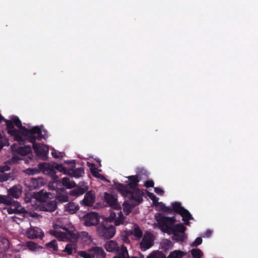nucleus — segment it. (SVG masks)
<instances>
[{
    "label": "nucleus",
    "instance_id": "32",
    "mask_svg": "<svg viewBox=\"0 0 258 258\" xmlns=\"http://www.w3.org/2000/svg\"><path fill=\"white\" fill-rule=\"evenodd\" d=\"M134 257V256H133L131 258H133ZM114 258H129L127 248L124 246L122 245L119 254L114 256Z\"/></svg>",
    "mask_w": 258,
    "mask_h": 258
},
{
    "label": "nucleus",
    "instance_id": "18",
    "mask_svg": "<svg viewBox=\"0 0 258 258\" xmlns=\"http://www.w3.org/2000/svg\"><path fill=\"white\" fill-rule=\"evenodd\" d=\"M91 255L93 258H105V253L102 248L95 246L89 249Z\"/></svg>",
    "mask_w": 258,
    "mask_h": 258
},
{
    "label": "nucleus",
    "instance_id": "21",
    "mask_svg": "<svg viewBox=\"0 0 258 258\" xmlns=\"http://www.w3.org/2000/svg\"><path fill=\"white\" fill-rule=\"evenodd\" d=\"M56 207L55 202L54 201L48 202L42 204L41 206V209L39 210H42L45 211L52 212L54 211Z\"/></svg>",
    "mask_w": 258,
    "mask_h": 258
},
{
    "label": "nucleus",
    "instance_id": "14",
    "mask_svg": "<svg viewBox=\"0 0 258 258\" xmlns=\"http://www.w3.org/2000/svg\"><path fill=\"white\" fill-rule=\"evenodd\" d=\"M127 178L129 179L128 184L127 185H123L124 186L127 187V189L132 192L134 194V195L135 196V190L136 189H139L137 188L138 183L139 182L138 177L136 175H132L128 176Z\"/></svg>",
    "mask_w": 258,
    "mask_h": 258
},
{
    "label": "nucleus",
    "instance_id": "51",
    "mask_svg": "<svg viewBox=\"0 0 258 258\" xmlns=\"http://www.w3.org/2000/svg\"><path fill=\"white\" fill-rule=\"evenodd\" d=\"M87 165L90 167L91 171H92V169L96 168L95 167V165H94V164L93 163L88 162L87 163Z\"/></svg>",
    "mask_w": 258,
    "mask_h": 258
},
{
    "label": "nucleus",
    "instance_id": "3",
    "mask_svg": "<svg viewBox=\"0 0 258 258\" xmlns=\"http://www.w3.org/2000/svg\"><path fill=\"white\" fill-rule=\"evenodd\" d=\"M155 218L157 224L163 232L173 234V239L175 240L182 241L184 240L185 227L182 224L174 225V217H166L161 214H157Z\"/></svg>",
    "mask_w": 258,
    "mask_h": 258
},
{
    "label": "nucleus",
    "instance_id": "5",
    "mask_svg": "<svg viewBox=\"0 0 258 258\" xmlns=\"http://www.w3.org/2000/svg\"><path fill=\"white\" fill-rule=\"evenodd\" d=\"M56 170L67 173V169L62 165L56 164L52 165L48 163H43L39 164V169L36 168H28L25 170L26 173L29 175H34L39 173L40 171L44 174L50 176L54 180H56L58 176L56 175Z\"/></svg>",
    "mask_w": 258,
    "mask_h": 258
},
{
    "label": "nucleus",
    "instance_id": "16",
    "mask_svg": "<svg viewBox=\"0 0 258 258\" xmlns=\"http://www.w3.org/2000/svg\"><path fill=\"white\" fill-rule=\"evenodd\" d=\"M27 236L30 239L41 237L43 233L42 230L37 227L30 228L27 232Z\"/></svg>",
    "mask_w": 258,
    "mask_h": 258
},
{
    "label": "nucleus",
    "instance_id": "58",
    "mask_svg": "<svg viewBox=\"0 0 258 258\" xmlns=\"http://www.w3.org/2000/svg\"><path fill=\"white\" fill-rule=\"evenodd\" d=\"M141 257H142V258H144V255H141Z\"/></svg>",
    "mask_w": 258,
    "mask_h": 258
},
{
    "label": "nucleus",
    "instance_id": "33",
    "mask_svg": "<svg viewBox=\"0 0 258 258\" xmlns=\"http://www.w3.org/2000/svg\"><path fill=\"white\" fill-rule=\"evenodd\" d=\"M84 174V171L83 168H77L73 171H72L71 173L72 176L74 177L75 178H79L81 176H82Z\"/></svg>",
    "mask_w": 258,
    "mask_h": 258
},
{
    "label": "nucleus",
    "instance_id": "48",
    "mask_svg": "<svg viewBox=\"0 0 258 258\" xmlns=\"http://www.w3.org/2000/svg\"><path fill=\"white\" fill-rule=\"evenodd\" d=\"M212 234V231L211 230H207L205 231V232L202 235L203 237H209Z\"/></svg>",
    "mask_w": 258,
    "mask_h": 258
},
{
    "label": "nucleus",
    "instance_id": "46",
    "mask_svg": "<svg viewBox=\"0 0 258 258\" xmlns=\"http://www.w3.org/2000/svg\"><path fill=\"white\" fill-rule=\"evenodd\" d=\"M62 153L58 152L57 153L56 151H53L51 152L52 156L55 158H59L62 157Z\"/></svg>",
    "mask_w": 258,
    "mask_h": 258
},
{
    "label": "nucleus",
    "instance_id": "11",
    "mask_svg": "<svg viewBox=\"0 0 258 258\" xmlns=\"http://www.w3.org/2000/svg\"><path fill=\"white\" fill-rule=\"evenodd\" d=\"M105 201L109 206L115 210L121 209L120 205L118 203L116 198L110 194L105 193L104 196Z\"/></svg>",
    "mask_w": 258,
    "mask_h": 258
},
{
    "label": "nucleus",
    "instance_id": "52",
    "mask_svg": "<svg viewBox=\"0 0 258 258\" xmlns=\"http://www.w3.org/2000/svg\"><path fill=\"white\" fill-rule=\"evenodd\" d=\"M98 178H100L101 179H102V180H106V181H107L108 182H109V181H108V180H107L105 178V177L103 175H101V174H100V175H99V177H98Z\"/></svg>",
    "mask_w": 258,
    "mask_h": 258
},
{
    "label": "nucleus",
    "instance_id": "43",
    "mask_svg": "<svg viewBox=\"0 0 258 258\" xmlns=\"http://www.w3.org/2000/svg\"><path fill=\"white\" fill-rule=\"evenodd\" d=\"M202 239L201 237L197 238L193 242L191 245L194 246H197L200 245L202 243Z\"/></svg>",
    "mask_w": 258,
    "mask_h": 258
},
{
    "label": "nucleus",
    "instance_id": "40",
    "mask_svg": "<svg viewBox=\"0 0 258 258\" xmlns=\"http://www.w3.org/2000/svg\"><path fill=\"white\" fill-rule=\"evenodd\" d=\"M9 198L7 196L0 195V204L7 205L9 203Z\"/></svg>",
    "mask_w": 258,
    "mask_h": 258
},
{
    "label": "nucleus",
    "instance_id": "13",
    "mask_svg": "<svg viewBox=\"0 0 258 258\" xmlns=\"http://www.w3.org/2000/svg\"><path fill=\"white\" fill-rule=\"evenodd\" d=\"M125 217L121 212L118 213V216L116 217V214L114 212H111L109 216L107 218V220L109 222L114 221L115 226H118L120 224H123Z\"/></svg>",
    "mask_w": 258,
    "mask_h": 258
},
{
    "label": "nucleus",
    "instance_id": "2",
    "mask_svg": "<svg viewBox=\"0 0 258 258\" xmlns=\"http://www.w3.org/2000/svg\"><path fill=\"white\" fill-rule=\"evenodd\" d=\"M49 233L60 241H80L86 244L92 241V238L88 232L82 231L78 233L69 221L63 222L57 220L53 224V229L49 231Z\"/></svg>",
    "mask_w": 258,
    "mask_h": 258
},
{
    "label": "nucleus",
    "instance_id": "24",
    "mask_svg": "<svg viewBox=\"0 0 258 258\" xmlns=\"http://www.w3.org/2000/svg\"><path fill=\"white\" fill-rule=\"evenodd\" d=\"M12 149L17 152L19 154L23 156L26 155L31 152V148L30 146L19 147L16 149H15L14 146H13Z\"/></svg>",
    "mask_w": 258,
    "mask_h": 258
},
{
    "label": "nucleus",
    "instance_id": "55",
    "mask_svg": "<svg viewBox=\"0 0 258 258\" xmlns=\"http://www.w3.org/2000/svg\"><path fill=\"white\" fill-rule=\"evenodd\" d=\"M166 243H168V244H171V247H172V244L171 242L170 241H169V240H166Z\"/></svg>",
    "mask_w": 258,
    "mask_h": 258
},
{
    "label": "nucleus",
    "instance_id": "42",
    "mask_svg": "<svg viewBox=\"0 0 258 258\" xmlns=\"http://www.w3.org/2000/svg\"><path fill=\"white\" fill-rule=\"evenodd\" d=\"M25 213L28 214L30 217L36 218L38 220H39L40 218L41 217L39 215H38L37 213H36L35 212H26Z\"/></svg>",
    "mask_w": 258,
    "mask_h": 258
},
{
    "label": "nucleus",
    "instance_id": "29",
    "mask_svg": "<svg viewBox=\"0 0 258 258\" xmlns=\"http://www.w3.org/2000/svg\"><path fill=\"white\" fill-rule=\"evenodd\" d=\"M86 190L87 189L85 187L77 186L70 191V195L74 197H78L84 194Z\"/></svg>",
    "mask_w": 258,
    "mask_h": 258
},
{
    "label": "nucleus",
    "instance_id": "54",
    "mask_svg": "<svg viewBox=\"0 0 258 258\" xmlns=\"http://www.w3.org/2000/svg\"><path fill=\"white\" fill-rule=\"evenodd\" d=\"M3 120H4V118L0 114V122ZM7 119H5V121L6 122V123H7ZM6 125H7V124H6ZM7 131H8V127L7 126Z\"/></svg>",
    "mask_w": 258,
    "mask_h": 258
},
{
    "label": "nucleus",
    "instance_id": "35",
    "mask_svg": "<svg viewBox=\"0 0 258 258\" xmlns=\"http://www.w3.org/2000/svg\"><path fill=\"white\" fill-rule=\"evenodd\" d=\"M147 258H164V254L159 251H154L151 253Z\"/></svg>",
    "mask_w": 258,
    "mask_h": 258
},
{
    "label": "nucleus",
    "instance_id": "12",
    "mask_svg": "<svg viewBox=\"0 0 258 258\" xmlns=\"http://www.w3.org/2000/svg\"><path fill=\"white\" fill-rule=\"evenodd\" d=\"M18 246L21 247L19 250H25L28 248L30 251L33 252L39 251L40 249H42V247L33 241H27L25 244H18Z\"/></svg>",
    "mask_w": 258,
    "mask_h": 258
},
{
    "label": "nucleus",
    "instance_id": "31",
    "mask_svg": "<svg viewBox=\"0 0 258 258\" xmlns=\"http://www.w3.org/2000/svg\"><path fill=\"white\" fill-rule=\"evenodd\" d=\"M62 184L67 188H72L76 186L75 183L68 177H63L62 179Z\"/></svg>",
    "mask_w": 258,
    "mask_h": 258
},
{
    "label": "nucleus",
    "instance_id": "53",
    "mask_svg": "<svg viewBox=\"0 0 258 258\" xmlns=\"http://www.w3.org/2000/svg\"><path fill=\"white\" fill-rule=\"evenodd\" d=\"M6 145V143H3L2 141H0V150L3 148V147Z\"/></svg>",
    "mask_w": 258,
    "mask_h": 258
},
{
    "label": "nucleus",
    "instance_id": "28",
    "mask_svg": "<svg viewBox=\"0 0 258 258\" xmlns=\"http://www.w3.org/2000/svg\"><path fill=\"white\" fill-rule=\"evenodd\" d=\"M10 246L9 240L4 237H0V255L7 250Z\"/></svg>",
    "mask_w": 258,
    "mask_h": 258
},
{
    "label": "nucleus",
    "instance_id": "23",
    "mask_svg": "<svg viewBox=\"0 0 258 258\" xmlns=\"http://www.w3.org/2000/svg\"><path fill=\"white\" fill-rule=\"evenodd\" d=\"M44 183L43 178L41 177L31 178L30 182V186L34 189L42 186Z\"/></svg>",
    "mask_w": 258,
    "mask_h": 258
},
{
    "label": "nucleus",
    "instance_id": "27",
    "mask_svg": "<svg viewBox=\"0 0 258 258\" xmlns=\"http://www.w3.org/2000/svg\"><path fill=\"white\" fill-rule=\"evenodd\" d=\"M69 241L70 243L66 245L63 251L67 252L68 254H71L77 250V242Z\"/></svg>",
    "mask_w": 258,
    "mask_h": 258
},
{
    "label": "nucleus",
    "instance_id": "60",
    "mask_svg": "<svg viewBox=\"0 0 258 258\" xmlns=\"http://www.w3.org/2000/svg\"><path fill=\"white\" fill-rule=\"evenodd\" d=\"M133 258H138L137 257H134Z\"/></svg>",
    "mask_w": 258,
    "mask_h": 258
},
{
    "label": "nucleus",
    "instance_id": "47",
    "mask_svg": "<svg viewBox=\"0 0 258 258\" xmlns=\"http://www.w3.org/2000/svg\"><path fill=\"white\" fill-rule=\"evenodd\" d=\"M154 191L158 195L162 196L164 194V191L160 188L155 187Z\"/></svg>",
    "mask_w": 258,
    "mask_h": 258
},
{
    "label": "nucleus",
    "instance_id": "4",
    "mask_svg": "<svg viewBox=\"0 0 258 258\" xmlns=\"http://www.w3.org/2000/svg\"><path fill=\"white\" fill-rule=\"evenodd\" d=\"M115 188L116 189L122 196L129 199L123 204V210L125 215H128L132 210L137 205L142 203L143 201V192L140 189L135 190V196L127 189V187L124 186L123 184L119 183H114Z\"/></svg>",
    "mask_w": 258,
    "mask_h": 258
},
{
    "label": "nucleus",
    "instance_id": "20",
    "mask_svg": "<svg viewBox=\"0 0 258 258\" xmlns=\"http://www.w3.org/2000/svg\"><path fill=\"white\" fill-rule=\"evenodd\" d=\"M125 232L127 235H134L137 239H140L143 236L142 230L136 224H134L132 230H126Z\"/></svg>",
    "mask_w": 258,
    "mask_h": 258
},
{
    "label": "nucleus",
    "instance_id": "6",
    "mask_svg": "<svg viewBox=\"0 0 258 258\" xmlns=\"http://www.w3.org/2000/svg\"><path fill=\"white\" fill-rule=\"evenodd\" d=\"M52 198V196L50 193L47 192L46 191L42 190L39 192L35 194L34 197H33L30 202L34 203V208L36 210L41 209V206L43 204L46 203L47 201ZM27 202H29V200L25 199Z\"/></svg>",
    "mask_w": 258,
    "mask_h": 258
},
{
    "label": "nucleus",
    "instance_id": "34",
    "mask_svg": "<svg viewBox=\"0 0 258 258\" xmlns=\"http://www.w3.org/2000/svg\"><path fill=\"white\" fill-rule=\"evenodd\" d=\"M156 208L159 211H162L165 212H170L171 209L167 207H166L162 203L157 202L156 204Z\"/></svg>",
    "mask_w": 258,
    "mask_h": 258
},
{
    "label": "nucleus",
    "instance_id": "26",
    "mask_svg": "<svg viewBox=\"0 0 258 258\" xmlns=\"http://www.w3.org/2000/svg\"><path fill=\"white\" fill-rule=\"evenodd\" d=\"M105 248L108 252H115L118 249V246L115 241L110 240L105 243Z\"/></svg>",
    "mask_w": 258,
    "mask_h": 258
},
{
    "label": "nucleus",
    "instance_id": "25",
    "mask_svg": "<svg viewBox=\"0 0 258 258\" xmlns=\"http://www.w3.org/2000/svg\"><path fill=\"white\" fill-rule=\"evenodd\" d=\"M10 169V168L7 165L0 166V182L5 181L10 177L9 174L4 172L5 171H8Z\"/></svg>",
    "mask_w": 258,
    "mask_h": 258
},
{
    "label": "nucleus",
    "instance_id": "19",
    "mask_svg": "<svg viewBox=\"0 0 258 258\" xmlns=\"http://www.w3.org/2000/svg\"><path fill=\"white\" fill-rule=\"evenodd\" d=\"M9 203L7 205H10L13 207L17 212V214L25 213L26 210L23 208L20 203L18 201H14L11 199H9Z\"/></svg>",
    "mask_w": 258,
    "mask_h": 258
},
{
    "label": "nucleus",
    "instance_id": "9",
    "mask_svg": "<svg viewBox=\"0 0 258 258\" xmlns=\"http://www.w3.org/2000/svg\"><path fill=\"white\" fill-rule=\"evenodd\" d=\"M154 238L150 232H146L140 243V248L143 251H146L154 244Z\"/></svg>",
    "mask_w": 258,
    "mask_h": 258
},
{
    "label": "nucleus",
    "instance_id": "38",
    "mask_svg": "<svg viewBox=\"0 0 258 258\" xmlns=\"http://www.w3.org/2000/svg\"><path fill=\"white\" fill-rule=\"evenodd\" d=\"M46 245L49 248H51L52 250L56 251L58 249L57 244L55 240H53L47 243Z\"/></svg>",
    "mask_w": 258,
    "mask_h": 258
},
{
    "label": "nucleus",
    "instance_id": "10",
    "mask_svg": "<svg viewBox=\"0 0 258 258\" xmlns=\"http://www.w3.org/2000/svg\"><path fill=\"white\" fill-rule=\"evenodd\" d=\"M99 221V216L95 212L88 213L85 217V225L87 226L95 225Z\"/></svg>",
    "mask_w": 258,
    "mask_h": 258
},
{
    "label": "nucleus",
    "instance_id": "15",
    "mask_svg": "<svg viewBox=\"0 0 258 258\" xmlns=\"http://www.w3.org/2000/svg\"><path fill=\"white\" fill-rule=\"evenodd\" d=\"M95 196L92 191H90L86 194L84 199L81 202L83 206H91L95 202Z\"/></svg>",
    "mask_w": 258,
    "mask_h": 258
},
{
    "label": "nucleus",
    "instance_id": "57",
    "mask_svg": "<svg viewBox=\"0 0 258 258\" xmlns=\"http://www.w3.org/2000/svg\"><path fill=\"white\" fill-rule=\"evenodd\" d=\"M97 162H98L99 163V166H101V164L100 163V161L99 160H97Z\"/></svg>",
    "mask_w": 258,
    "mask_h": 258
},
{
    "label": "nucleus",
    "instance_id": "30",
    "mask_svg": "<svg viewBox=\"0 0 258 258\" xmlns=\"http://www.w3.org/2000/svg\"><path fill=\"white\" fill-rule=\"evenodd\" d=\"M186 253L179 250H175L171 252L167 258H182Z\"/></svg>",
    "mask_w": 258,
    "mask_h": 258
},
{
    "label": "nucleus",
    "instance_id": "1",
    "mask_svg": "<svg viewBox=\"0 0 258 258\" xmlns=\"http://www.w3.org/2000/svg\"><path fill=\"white\" fill-rule=\"evenodd\" d=\"M8 133L20 145L24 144L27 141L33 144V148L38 156H44L48 153V147L41 144H36V139H45L47 137V132L41 127L35 126L30 128L23 126L21 120L16 116L6 121Z\"/></svg>",
    "mask_w": 258,
    "mask_h": 258
},
{
    "label": "nucleus",
    "instance_id": "49",
    "mask_svg": "<svg viewBox=\"0 0 258 258\" xmlns=\"http://www.w3.org/2000/svg\"><path fill=\"white\" fill-rule=\"evenodd\" d=\"M145 185L147 187H153L154 186V182L152 180L147 181L145 183Z\"/></svg>",
    "mask_w": 258,
    "mask_h": 258
},
{
    "label": "nucleus",
    "instance_id": "39",
    "mask_svg": "<svg viewBox=\"0 0 258 258\" xmlns=\"http://www.w3.org/2000/svg\"><path fill=\"white\" fill-rule=\"evenodd\" d=\"M57 197V199L61 202H66L69 200V197L66 193L59 194Z\"/></svg>",
    "mask_w": 258,
    "mask_h": 258
},
{
    "label": "nucleus",
    "instance_id": "44",
    "mask_svg": "<svg viewBox=\"0 0 258 258\" xmlns=\"http://www.w3.org/2000/svg\"><path fill=\"white\" fill-rule=\"evenodd\" d=\"M5 210H6L7 212L9 214H17L16 211H15V209L12 207V206H11L10 207H8L4 209Z\"/></svg>",
    "mask_w": 258,
    "mask_h": 258
},
{
    "label": "nucleus",
    "instance_id": "17",
    "mask_svg": "<svg viewBox=\"0 0 258 258\" xmlns=\"http://www.w3.org/2000/svg\"><path fill=\"white\" fill-rule=\"evenodd\" d=\"M22 189L20 185L14 186L8 190V196L15 199H18L22 195Z\"/></svg>",
    "mask_w": 258,
    "mask_h": 258
},
{
    "label": "nucleus",
    "instance_id": "36",
    "mask_svg": "<svg viewBox=\"0 0 258 258\" xmlns=\"http://www.w3.org/2000/svg\"><path fill=\"white\" fill-rule=\"evenodd\" d=\"M191 254L193 258H200L203 252L200 249L195 248L191 250Z\"/></svg>",
    "mask_w": 258,
    "mask_h": 258
},
{
    "label": "nucleus",
    "instance_id": "41",
    "mask_svg": "<svg viewBox=\"0 0 258 258\" xmlns=\"http://www.w3.org/2000/svg\"><path fill=\"white\" fill-rule=\"evenodd\" d=\"M148 196L152 200L154 204H156L158 202L159 198L155 196L153 193L149 192L148 194Z\"/></svg>",
    "mask_w": 258,
    "mask_h": 258
},
{
    "label": "nucleus",
    "instance_id": "56",
    "mask_svg": "<svg viewBox=\"0 0 258 258\" xmlns=\"http://www.w3.org/2000/svg\"><path fill=\"white\" fill-rule=\"evenodd\" d=\"M12 160H13V162H17V161H16V159H15V157H13V159H12Z\"/></svg>",
    "mask_w": 258,
    "mask_h": 258
},
{
    "label": "nucleus",
    "instance_id": "59",
    "mask_svg": "<svg viewBox=\"0 0 258 258\" xmlns=\"http://www.w3.org/2000/svg\"><path fill=\"white\" fill-rule=\"evenodd\" d=\"M164 258H166L165 256L164 255Z\"/></svg>",
    "mask_w": 258,
    "mask_h": 258
},
{
    "label": "nucleus",
    "instance_id": "37",
    "mask_svg": "<svg viewBox=\"0 0 258 258\" xmlns=\"http://www.w3.org/2000/svg\"><path fill=\"white\" fill-rule=\"evenodd\" d=\"M78 254L83 258H93V255H91L89 249L88 251H81L79 252Z\"/></svg>",
    "mask_w": 258,
    "mask_h": 258
},
{
    "label": "nucleus",
    "instance_id": "7",
    "mask_svg": "<svg viewBox=\"0 0 258 258\" xmlns=\"http://www.w3.org/2000/svg\"><path fill=\"white\" fill-rule=\"evenodd\" d=\"M171 206L172 210L181 215L185 224L188 225V220L193 219L190 213L181 207L180 204L178 202L173 203Z\"/></svg>",
    "mask_w": 258,
    "mask_h": 258
},
{
    "label": "nucleus",
    "instance_id": "45",
    "mask_svg": "<svg viewBox=\"0 0 258 258\" xmlns=\"http://www.w3.org/2000/svg\"><path fill=\"white\" fill-rule=\"evenodd\" d=\"M99 171H100V170L97 169L96 168H93L92 169L91 173H92L93 176L98 178L99 175L101 174L99 173Z\"/></svg>",
    "mask_w": 258,
    "mask_h": 258
},
{
    "label": "nucleus",
    "instance_id": "8",
    "mask_svg": "<svg viewBox=\"0 0 258 258\" xmlns=\"http://www.w3.org/2000/svg\"><path fill=\"white\" fill-rule=\"evenodd\" d=\"M98 232L104 238L110 239L115 235L116 230L113 225L107 226L102 224L98 227Z\"/></svg>",
    "mask_w": 258,
    "mask_h": 258
},
{
    "label": "nucleus",
    "instance_id": "50",
    "mask_svg": "<svg viewBox=\"0 0 258 258\" xmlns=\"http://www.w3.org/2000/svg\"><path fill=\"white\" fill-rule=\"evenodd\" d=\"M121 239L124 243H128L130 242L128 237L126 235H122L121 236Z\"/></svg>",
    "mask_w": 258,
    "mask_h": 258
},
{
    "label": "nucleus",
    "instance_id": "22",
    "mask_svg": "<svg viewBox=\"0 0 258 258\" xmlns=\"http://www.w3.org/2000/svg\"><path fill=\"white\" fill-rule=\"evenodd\" d=\"M64 209L66 211L70 214H73L79 210V206L77 204L70 202L65 205Z\"/></svg>",
    "mask_w": 258,
    "mask_h": 258
}]
</instances>
